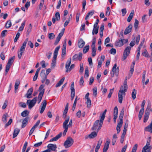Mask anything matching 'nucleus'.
I'll list each match as a JSON object with an SVG mask.
<instances>
[{
  "label": "nucleus",
  "mask_w": 152,
  "mask_h": 152,
  "mask_svg": "<svg viewBox=\"0 0 152 152\" xmlns=\"http://www.w3.org/2000/svg\"><path fill=\"white\" fill-rule=\"evenodd\" d=\"M129 78L126 77L123 83V86H121L120 87V89L118 93V102L120 103H122L123 100L122 95H125V92L127 91L128 89V86L127 85V80L129 79Z\"/></svg>",
  "instance_id": "f257e3e1"
},
{
  "label": "nucleus",
  "mask_w": 152,
  "mask_h": 152,
  "mask_svg": "<svg viewBox=\"0 0 152 152\" xmlns=\"http://www.w3.org/2000/svg\"><path fill=\"white\" fill-rule=\"evenodd\" d=\"M124 112V108H123L120 113L119 116L120 122L118 123L116 127L117 133H118L120 131V128L122 127L123 124V117Z\"/></svg>",
  "instance_id": "f03ea898"
},
{
  "label": "nucleus",
  "mask_w": 152,
  "mask_h": 152,
  "mask_svg": "<svg viewBox=\"0 0 152 152\" xmlns=\"http://www.w3.org/2000/svg\"><path fill=\"white\" fill-rule=\"evenodd\" d=\"M60 48V46H57L55 48L53 53V57L51 63V68H54L55 66L56 63V60L58 54V50Z\"/></svg>",
  "instance_id": "7ed1b4c3"
},
{
  "label": "nucleus",
  "mask_w": 152,
  "mask_h": 152,
  "mask_svg": "<svg viewBox=\"0 0 152 152\" xmlns=\"http://www.w3.org/2000/svg\"><path fill=\"white\" fill-rule=\"evenodd\" d=\"M15 58L14 56L10 58L8 60L7 64L6 66L5 72L4 74L5 75H7L8 71L9 70L11 66L12 65L14 62Z\"/></svg>",
  "instance_id": "20e7f679"
},
{
  "label": "nucleus",
  "mask_w": 152,
  "mask_h": 152,
  "mask_svg": "<svg viewBox=\"0 0 152 152\" xmlns=\"http://www.w3.org/2000/svg\"><path fill=\"white\" fill-rule=\"evenodd\" d=\"M101 122V119L100 120H97L95 122L93 127L92 128V130H96L97 129V132H98L99 131L101 127H102L103 123L102 124L101 126H100V124Z\"/></svg>",
  "instance_id": "39448f33"
},
{
  "label": "nucleus",
  "mask_w": 152,
  "mask_h": 152,
  "mask_svg": "<svg viewBox=\"0 0 152 152\" xmlns=\"http://www.w3.org/2000/svg\"><path fill=\"white\" fill-rule=\"evenodd\" d=\"M73 143L74 140L72 138L70 137H68L65 141L64 145L66 148H67L71 146Z\"/></svg>",
  "instance_id": "423d86ee"
},
{
  "label": "nucleus",
  "mask_w": 152,
  "mask_h": 152,
  "mask_svg": "<svg viewBox=\"0 0 152 152\" xmlns=\"http://www.w3.org/2000/svg\"><path fill=\"white\" fill-rule=\"evenodd\" d=\"M37 99V97H35L32 100L28 99L27 100V104L28 105L30 109H31L35 105Z\"/></svg>",
  "instance_id": "0eeeda50"
},
{
  "label": "nucleus",
  "mask_w": 152,
  "mask_h": 152,
  "mask_svg": "<svg viewBox=\"0 0 152 152\" xmlns=\"http://www.w3.org/2000/svg\"><path fill=\"white\" fill-rule=\"evenodd\" d=\"M150 140H148L146 145L142 148V152H151V151L152 148L151 146L150 145Z\"/></svg>",
  "instance_id": "6e6552de"
},
{
  "label": "nucleus",
  "mask_w": 152,
  "mask_h": 152,
  "mask_svg": "<svg viewBox=\"0 0 152 152\" xmlns=\"http://www.w3.org/2000/svg\"><path fill=\"white\" fill-rule=\"evenodd\" d=\"M71 58H70L68 60L66 63L65 67L66 69V72H70L75 67V65L74 64H72L70 66L71 64Z\"/></svg>",
  "instance_id": "1a4fd4ad"
},
{
  "label": "nucleus",
  "mask_w": 152,
  "mask_h": 152,
  "mask_svg": "<svg viewBox=\"0 0 152 152\" xmlns=\"http://www.w3.org/2000/svg\"><path fill=\"white\" fill-rule=\"evenodd\" d=\"M131 49V48L129 46L127 47L126 48L124 51L123 57L122 58V61H124L129 56L130 53Z\"/></svg>",
  "instance_id": "9d476101"
},
{
  "label": "nucleus",
  "mask_w": 152,
  "mask_h": 152,
  "mask_svg": "<svg viewBox=\"0 0 152 152\" xmlns=\"http://www.w3.org/2000/svg\"><path fill=\"white\" fill-rule=\"evenodd\" d=\"M69 119V117L68 116L67 119L65 120V121L64 122L63 124V128L65 129L64 130L63 135L65 136L66 132L67 131L68 129V126L67 125V124L68 123Z\"/></svg>",
  "instance_id": "9b49d317"
},
{
  "label": "nucleus",
  "mask_w": 152,
  "mask_h": 152,
  "mask_svg": "<svg viewBox=\"0 0 152 152\" xmlns=\"http://www.w3.org/2000/svg\"><path fill=\"white\" fill-rule=\"evenodd\" d=\"M116 67L117 64H115L114 65L112 69V71L111 73V74L112 73L113 76H118V75L119 68H116Z\"/></svg>",
  "instance_id": "f8f14e48"
},
{
  "label": "nucleus",
  "mask_w": 152,
  "mask_h": 152,
  "mask_svg": "<svg viewBox=\"0 0 152 152\" xmlns=\"http://www.w3.org/2000/svg\"><path fill=\"white\" fill-rule=\"evenodd\" d=\"M65 30L64 28H63L62 29V31L61 32L58 34V36L56 38V41L54 43V44L55 45H57L59 41H60V39H61V37L63 36L64 33V31Z\"/></svg>",
  "instance_id": "ddd939ff"
},
{
  "label": "nucleus",
  "mask_w": 152,
  "mask_h": 152,
  "mask_svg": "<svg viewBox=\"0 0 152 152\" xmlns=\"http://www.w3.org/2000/svg\"><path fill=\"white\" fill-rule=\"evenodd\" d=\"M83 54L82 53H80L79 55L75 54L72 57V60L74 61H77L78 59L80 61L82 58Z\"/></svg>",
  "instance_id": "4468645a"
},
{
  "label": "nucleus",
  "mask_w": 152,
  "mask_h": 152,
  "mask_svg": "<svg viewBox=\"0 0 152 152\" xmlns=\"http://www.w3.org/2000/svg\"><path fill=\"white\" fill-rule=\"evenodd\" d=\"M47 148L48 149H49L50 151H53L55 152L57 151L56 149L57 148V147L56 145L49 144L47 146Z\"/></svg>",
  "instance_id": "2eb2a0df"
},
{
  "label": "nucleus",
  "mask_w": 152,
  "mask_h": 152,
  "mask_svg": "<svg viewBox=\"0 0 152 152\" xmlns=\"http://www.w3.org/2000/svg\"><path fill=\"white\" fill-rule=\"evenodd\" d=\"M118 108L117 106H115L113 110V120L115 123H116V120L117 118L118 114Z\"/></svg>",
  "instance_id": "dca6fc26"
},
{
  "label": "nucleus",
  "mask_w": 152,
  "mask_h": 152,
  "mask_svg": "<svg viewBox=\"0 0 152 152\" xmlns=\"http://www.w3.org/2000/svg\"><path fill=\"white\" fill-rule=\"evenodd\" d=\"M47 105L46 101L45 100H44L42 102L41 104V108L40 110V113L42 114L44 111Z\"/></svg>",
  "instance_id": "f3484780"
},
{
  "label": "nucleus",
  "mask_w": 152,
  "mask_h": 152,
  "mask_svg": "<svg viewBox=\"0 0 152 152\" xmlns=\"http://www.w3.org/2000/svg\"><path fill=\"white\" fill-rule=\"evenodd\" d=\"M132 24L129 25L128 27L126 28L124 31V34L126 35L132 31Z\"/></svg>",
  "instance_id": "a211bd4d"
},
{
  "label": "nucleus",
  "mask_w": 152,
  "mask_h": 152,
  "mask_svg": "<svg viewBox=\"0 0 152 152\" xmlns=\"http://www.w3.org/2000/svg\"><path fill=\"white\" fill-rule=\"evenodd\" d=\"M85 42L82 39H79L78 42V46L79 48H82L84 46L85 44Z\"/></svg>",
  "instance_id": "6ab92c4d"
},
{
  "label": "nucleus",
  "mask_w": 152,
  "mask_h": 152,
  "mask_svg": "<svg viewBox=\"0 0 152 152\" xmlns=\"http://www.w3.org/2000/svg\"><path fill=\"white\" fill-rule=\"evenodd\" d=\"M28 39L26 38L22 46L21 47L20 52H23L24 51L26 47V44L28 42Z\"/></svg>",
  "instance_id": "aec40b11"
},
{
  "label": "nucleus",
  "mask_w": 152,
  "mask_h": 152,
  "mask_svg": "<svg viewBox=\"0 0 152 152\" xmlns=\"http://www.w3.org/2000/svg\"><path fill=\"white\" fill-rule=\"evenodd\" d=\"M107 110L105 109L102 114L100 116L101 118V122L100 124V126H101L102 124L103 123L105 117V114L107 112Z\"/></svg>",
  "instance_id": "412c9836"
},
{
  "label": "nucleus",
  "mask_w": 152,
  "mask_h": 152,
  "mask_svg": "<svg viewBox=\"0 0 152 152\" xmlns=\"http://www.w3.org/2000/svg\"><path fill=\"white\" fill-rule=\"evenodd\" d=\"M33 89L32 88L29 89L27 91V93L25 95V96L28 99L31 98V95L32 94Z\"/></svg>",
  "instance_id": "4be33fe9"
},
{
  "label": "nucleus",
  "mask_w": 152,
  "mask_h": 152,
  "mask_svg": "<svg viewBox=\"0 0 152 152\" xmlns=\"http://www.w3.org/2000/svg\"><path fill=\"white\" fill-rule=\"evenodd\" d=\"M29 119V117H26L22 121L21 127L22 128L25 127L28 123V120Z\"/></svg>",
  "instance_id": "5701e85b"
},
{
  "label": "nucleus",
  "mask_w": 152,
  "mask_h": 152,
  "mask_svg": "<svg viewBox=\"0 0 152 152\" xmlns=\"http://www.w3.org/2000/svg\"><path fill=\"white\" fill-rule=\"evenodd\" d=\"M62 134V133L61 132L59 134L57 135L56 137H54L53 138L51 139L50 140V142H52L53 141H56L58 139H59L61 136Z\"/></svg>",
  "instance_id": "b1692460"
},
{
  "label": "nucleus",
  "mask_w": 152,
  "mask_h": 152,
  "mask_svg": "<svg viewBox=\"0 0 152 152\" xmlns=\"http://www.w3.org/2000/svg\"><path fill=\"white\" fill-rule=\"evenodd\" d=\"M44 87V85H41L39 89V94H42V96H43L45 92V89L43 88Z\"/></svg>",
  "instance_id": "393cba45"
},
{
  "label": "nucleus",
  "mask_w": 152,
  "mask_h": 152,
  "mask_svg": "<svg viewBox=\"0 0 152 152\" xmlns=\"http://www.w3.org/2000/svg\"><path fill=\"white\" fill-rule=\"evenodd\" d=\"M115 44L117 46L121 47L122 46L124 45L122 39H119L116 41L115 42Z\"/></svg>",
  "instance_id": "a878e982"
},
{
  "label": "nucleus",
  "mask_w": 152,
  "mask_h": 152,
  "mask_svg": "<svg viewBox=\"0 0 152 152\" xmlns=\"http://www.w3.org/2000/svg\"><path fill=\"white\" fill-rule=\"evenodd\" d=\"M145 130L152 133V122L145 128Z\"/></svg>",
  "instance_id": "bb28decb"
},
{
  "label": "nucleus",
  "mask_w": 152,
  "mask_h": 152,
  "mask_svg": "<svg viewBox=\"0 0 152 152\" xmlns=\"http://www.w3.org/2000/svg\"><path fill=\"white\" fill-rule=\"evenodd\" d=\"M150 115L149 112H145L144 115L143 122L145 123L147 121L149 118V115Z\"/></svg>",
  "instance_id": "cd10ccee"
},
{
  "label": "nucleus",
  "mask_w": 152,
  "mask_h": 152,
  "mask_svg": "<svg viewBox=\"0 0 152 152\" xmlns=\"http://www.w3.org/2000/svg\"><path fill=\"white\" fill-rule=\"evenodd\" d=\"M20 131V130L18 128H16L15 129L13 134V138H14L17 136V135L19 133Z\"/></svg>",
  "instance_id": "c85d7f7f"
},
{
  "label": "nucleus",
  "mask_w": 152,
  "mask_h": 152,
  "mask_svg": "<svg viewBox=\"0 0 152 152\" xmlns=\"http://www.w3.org/2000/svg\"><path fill=\"white\" fill-rule=\"evenodd\" d=\"M134 11L132 10V11L130 13V15L127 18V21L128 22H129L131 21V20L132 19L134 15Z\"/></svg>",
  "instance_id": "c756f323"
},
{
  "label": "nucleus",
  "mask_w": 152,
  "mask_h": 152,
  "mask_svg": "<svg viewBox=\"0 0 152 152\" xmlns=\"http://www.w3.org/2000/svg\"><path fill=\"white\" fill-rule=\"evenodd\" d=\"M97 135V133L95 132H92L88 135V137L90 138L93 139Z\"/></svg>",
  "instance_id": "7c9ffc66"
},
{
  "label": "nucleus",
  "mask_w": 152,
  "mask_h": 152,
  "mask_svg": "<svg viewBox=\"0 0 152 152\" xmlns=\"http://www.w3.org/2000/svg\"><path fill=\"white\" fill-rule=\"evenodd\" d=\"M29 114V112L27 110L23 111L21 114V115L23 117H27Z\"/></svg>",
  "instance_id": "2f4dec72"
},
{
  "label": "nucleus",
  "mask_w": 152,
  "mask_h": 152,
  "mask_svg": "<svg viewBox=\"0 0 152 152\" xmlns=\"http://www.w3.org/2000/svg\"><path fill=\"white\" fill-rule=\"evenodd\" d=\"M149 80L147 77H143L142 79V82L143 83L145 84V85H147L148 83Z\"/></svg>",
  "instance_id": "473e14b6"
},
{
  "label": "nucleus",
  "mask_w": 152,
  "mask_h": 152,
  "mask_svg": "<svg viewBox=\"0 0 152 152\" xmlns=\"http://www.w3.org/2000/svg\"><path fill=\"white\" fill-rule=\"evenodd\" d=\"M64 79L65 78L64 77L61 79L58 83L56 85V87H58L61 86V85L63 83Z\"/></svg>",
  "instance_id": "72a5a7b5"
},
{
  "label": "nucleus",
  "mask_w": 152,
  "mask_h": 152,
  "mask_svg": "<svg viewBox=\"0 0 152 152\" xmlns=\"http://www.w3.org/2000/svg\"><path fill=\"white\" fill-rule=\"evenodd\" d=\"M20 81L19 79H17L16 80L15 85V90H17L18 88V86L20 84Z\"/></svg>",
  "instance_id": "f704fd0d"
},
{
  "label": "nucleus",
  "mask_w": 152,
  "mask_h": 152,
  "mask_svg": "<svg viewBox=\"0 0 152 152\" xmlns=\"http://www.w3.org/2000/svg\"><path fill=\"white\" fill-rule=\"evenodd\" d=\"M94 14V11H92L88 13L85 18V20H87L89 18L91 17Z\"/></svg>",
  "instance_id": "c9c22d12"
},
{
  "label": "nucleus",
  "mask_w": 152,
  "mask_h": 152,
  "mask_svg": "<svg viewBox=\"0 0 152 152\" xmlns=\"http://www.w3.org/2000/svg\"><path fill=\"white\" fill-rule=\"evenodd\" d=\"M26 23V21L24 20L23 21V22L22 23L21 26L19 27V28L18 30L19 31H22L23 30L24 27L25 26Z\"/></svg>",
  "instance_id": "e433bc0d"
},
{
  "label": "nucleus",
  "mask_w": 152,
  "mask_h": 152,
  "mask_svg": "<svg viewBox=\"0 0 152 152\" xmlns=\"http://www.w3.org/2000/svg\"><path fill=\"white\" fill-rule=\"evenodd\" d=\"M137 94L136 91L135 89L133 90V91L132 92V98L133 100L135 99L136 98V95Z\"/></svg>",
  "instance_id": "4c0bfd02"
},
{
  "label": "nucleus",
  "mask_w": 152,
  "mask_h": 152,
  "mask_svg": "<svg viewBox=\"0 0 152 152\" xmlns=\"http://www.w3.org/2000/svg\"><path fill=\"white\" fill-rule=\"evenodd\" d=\"M89 49V45H87L83 49V52L85 53H87Z\"/></svg>",
  "instance_id": "58836bf2"
},
{
  "label": "nucleus",
  "mask_w": 152,
  "mask_h": 152,
  "mask_svg": "<svg viewBox=\"0 0 152 152\" xmlns=\"http://www.w3.org/2000/svg\"><path fill=\"white\" fill-rule=\"evenodd\" d=\"M11 25L12 24L10 20H9L7 22L6 24V28H9L11 26Z\"/></svg>",
  "instance_id": "ea45409f"
},
{
  "label": "nucleus",
  "mask_w": 152,
  "mask_h": 152,
  "mask_svg": "<svg viewBox=\"0 0 152 152\" xmlns=\"http://www.w3.org/2000/svg\"><path fill=\"white\" fill-rule=\"evenodd\" d=\"M55 35L53 33H50L48 34V37L50 39H53L55 37Z\"/></svg>",
  "instance_id": "a19ab883"
},
{
  "label": "nucleus",
  "mask_w": 152,
  "mask_h": 152,
  "mask_svg": "<svg viewBox=\"0 0 152 152\" xmlns=\"http://www.w3.org/2000/svg\"><path fill=\"white\" fill-rule=\"evenodd\" d=\"M55 16L56 19L57 20H59L60 19V16L59 13V12H56L55 14Z\"/></svg>",
  "instance_id": "79ce46f5"
},
{
  "label": "nucleus",
  "mask_w": 152,
  "mask_h": 152,
  "mask_svg": "<svg viewBox=\"0 0 152 152\" xmlns=\"http://www.w3.org/2000/svg\"><path fill=\"white\" fill-rule=\"evenodd\" d=\"M151 105L150 103H148V106L146 108V109L145 110V112H149V111H150V110L151 109Z\"/></svg>",
  "instance_id": "37998d69"
},
{
  "label": "nucleus",
  "mask_w": 152,
  "mask_h": 152,
  "mask_svg": "<svg viewBox=\"0 0 152 152\" xmlns=\"http://www.w3.org/2000/svg\"><path fill=\"white\" fill-rule=\"evenodd\" d=\"M110 143V141L109 139H107L106 142L104 147L108 148L109 146V144Z\"/></svg>",
  "instance_id": "c03bdc74"
},
{
  "label": "nucleus",
  "mask_w": 152,
  "mask_h": 152,
  "mask_svg": "<svg viewBox=\"0 0 152 152\" xmlns=\"http://www.w3.org/2000/svg\"><path fill=\"white\" fill-rule=\"evenodd\" d=\"M135 22L134 23V27L135 29H137L138 27L139 21L136 19H135Z\"/></svg>",
  "instance_id": "a18cd8bd"
},
{
  "label": "nucleus",
  "mask_w": 152,
  "mask_h": 152,
  "mask_svg": "<svg viewBox=\"0 0 152 152\" xmlns=\"http://www.w3.org/2000/svg\"><path fill=\"white\" fill-rule=\"evenodd\" d=\"M99 27L96 28H93L92 31V34L94 35V34H96L98 32Z\"/></svg>",
  "instance_id": "49530a36"
},
{
  "label": "nucleus",
  "mask_w": 152,
  "mask_h": 152,
  "mask_svg": "<svg viewBox=\"0 0 152 152\" xmlns=\"http://www.w3.org/2000/svg\"><path fill=\"white\" fill-rule=\"evenodd\" d=\"M86 104L88 107H90L91 105V101L90 99H87Z\"/></svg>",
  "instance_id": "de8ad7c7"
},
{
  "label": "nucleus",
  "mask_w": 152,
  "mask_h": 152,
  "mask_svg": "<svg viewBox=\"0 0 152 152\" xmlns=\"http://www.w3.org/2000/svg\"><path fill=\"white\" fill-rule=\"evenodd\" d=\"M20 33L19 32H18L16 34L15 37V38L14 39V42H16L17 41L18 39L20 37Z\"/></svg>",
  "instance_id": "09e8293b"
},
{
  "label": "nucleus",
  "mask_w": 152,
  "mask_h": 152,
  "mask_svg": "<svg viewBox=\"0 0 152 152\" xmlns=\"http://www.w3.org/2000/svg\"><path fill=\"white\" fill-rule=\"evenodd\" d=\"M19 105L20 107L23 108H26V104L23 102L19 103Z\"/></svg>",
  "instance_id": "8fccbe9b"
},
{
  "label": "nucleus",
  "mask_w": 152,
  "mask_h": 152,
  "mask_svg": "<svg viewBox=\"0 0 152 152\" xmlns=\"http://www.w3.org/2000/svg\"><path fill=\"white\" fill-rule=\"evenodd\" d=\"M140 49L138 48L137 49V53L136 56V58L137 60H138L139 59V56L140 55Z\"/></svg>",
  "instance_id": "3c124183"
},
{
  "label": "nucleus",
  "mask_w": 152,
  "mask_h": 152,
  "mask_svg": "<svg viewBox=\"0 0 152 152\" xmlns=\"http://www.w3.org/2000/svg\"><path fill=\"white\" fill-rule=\"evenodd\" d=\"M110 53L111 54L114 55L116 53V50L115 49L112 48L110 50Z\"/></svg>",
  "instance_id": "603ef678"
},
{
  "label": "nucleus",
  "mask_w": 152,
  "mask_h": 152,
  "mask_svg": "<svg viewBox=\"0 0 152 152\" xmlns=\"http://www.w3.org/2000/svg\"><path fill=\"white\" fill-rule=\"evenodd\" d=\"M42 94H39L38 96V103L39 104L41 101L43 96Z\"/></svg>",
  "instance_id": "864d4df0"
},
{
  "label": "nucleus",
  "mask_w": 152,
  "mask_h": 152,
  "mask_svg": "<svg viewBox=\"0 0 152 152\" xmlns=\"http://www.w3.org/2000/svg\"><path fill=\"white\" fill-rule=\"evenodd\" d=\"M114 88L110 89V93L108 95V97L109 98H110L111 96V95L113 94L114 91Z\"/></svg>",
  "instance_id": "5fc2aeb1"
},
{
  "label": "nucleus",
  "mask_w": 152,
  "mask_h": 152,
  "mask_svg": "<svg viewBox=\"0 0 152 152\" xmlns=\"http://www.w3.org/2000/svg\"><path fill=\"white\" fill-rule=\"evenodd\" d=\"M121 12L122 13V15L123 16H124L126 13L127 11L126 9V8L122 9L121 10Z\"/></svg>",
  "instance_id": "6e6d98bb"
},
{
  "label": "nucleus",
  "mask_w": 152,
  "mask_h": 152,
  "mask_svg": "<svg viewBox=\"0 0 152 152\" xmlns=\"http://www.w3.org/2000/svg\"><path fill=\"white\" fill-rule=\"evenodd\" d=\"M7 30H5L3 31L1 33V36L2 37H4L6 35L5 33H7Z\"/></svg>",
  "instance_id": "4d7b16f0"
},
{
  "label": "nucleus",
  "mask_w": 152,
  "mask_h": 152,
  "mask_svg": "<svg viewBox=\"0 0 152 152\" xmlns=\"http://www.w3.org/2000/svg\"><path fill=\"white\" fill-rule=\"evenodd\" d=\"M68 109H65L63 113V117L64 118H65L66 115V114L67 113V111Z\"/></svg>",
  "instance_id": "13d9d810"
},
{
  "label": "nucleus",
  "mask_w": 152,
  "mask_h": 152,
  "mask_svg": "<svg viewBox=\"0 0 152 152\" xmlns=\"http://www.w3.org/2000/svg\"><path fill=\"white\" fill-rule=\"evenodd\" d=\"M138 145L137 144H135L134 146L132 151L133 152H136L137 148Z\"/></svg>",
  "instance_id": "bf43d9fd"
},
{
  "label": "nucleus",
  "mask_w": 152,
  "mask_h": 152,
  "mask_svg": "<svg viewBox=\"0 0 152 152\" xmlns=\"http://www.w3.org/2000/svg\"><path fill=\"white\" fill-rule=\"evenodd\" d=\"M84 70L83 64H81L80 65V73H82L83 72Z\"/></svg>",
  "instance_id": "052dcab7"
},
{
  "label": "nucleus",
  "mask_w": 152,
  "mask_h": 152,
  "mask_svg": "<svg viewBox=\"0 0 152 152\" xmlns=\"http://www.w3.org/2000/svg\"><path fill=\"white\" fill-rule=\"evenodd\" d=\"M140 39V35H138L136 38V42L137 45L138 44Z\"/></svg>",
  "instance_id": "680f3d73"
},
{
  "label": "nucleus",
  "mask_w": 152,
  "mask_h": 152,
  "mask_svg": "<svg viewBox=\"0 0 152 152\" xmlns=\"http://www.w3.org/2000/svg\"><path fill=\"white\" fill-rule=\"evenodd\" d=\"M44 0H42L40 2L39 4V9H41L44 3Z\"/></svg>",
  "instance_id": "e2e57ef3"
},
{
  "label": "nucleus",
  "mask_w": 152,
  "mask_h": 152,
  "mask_svg": "<svg viewBox=\"0 0 152 152\" xmlns=\"http://www.w3.org/2000/svg\"><path fill=\"white\" fill-rule=\"evenodd\" d=\"M128 121V120H126V123H125L124 125V130H127V129L128 128V124L127 123V122Z\"/></svg>",
  "instance_id": "0e129e2a"
},
{
  "label": "nucleus",
  "mask_w": 152,
  "mask_h": 152,
  "mask_svg": "<svg viewBox=\"0 0 152 152\" xmlns=\"http://www.w3.org/2000/svg\"><path fill=\"white\" fill-rule=\"evenodd\" d=\"M52 53L50 51H49L48 53L46 54V56L49 59L50 58Z\"/></svg>",
  "instance_id": "69168bd1"
},
{
  "label": "nucleus",
  "mask_w": 152,
  "mask_h": 152,
  "mask_svg": "<svg viewBox=\"0 0 152 152\" xmlns=\"http://www.w3.org/2000/svg\"><path fill=\"white\" fill-rule=\"evenodd\" d=\"M142 55L146 57H147L148 56V53L147 51L145 50V51H144L142 53Z\"/></svg>",
  "instance_id": "338daca9"
},
{
  "label": "nucleus",
  "mask_w": 152,
  "mask_h": 152,
  "mask_svg": "<svg viewBox=\"0 0 152 152\" xmlns=\"http://www.w3.org/2000/svg\"><path fill=\"white\" fill-rule=\"evenodd\" d=\"M94 80V77H91L90 78L89 80V85H91L93 83Z\"/></svg>",
  "instance_id": "774afa93"
}]
</instances>
